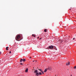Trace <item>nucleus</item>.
Masks as SVG:
<instances>
[{"label": "nucleus", "mask_w": 76, "mask_h": 76, "mask_svg": "<svg viewBox=\"0 0 76 76\" xmlns=\"http://www.w3.org/2000/svg\"><path fill=\"white\" fill-rule=\"evenodd\" d=\"M22 36V35H17L15 37V39L16 41H20L21 39H20V37Z\"/></svg>", "instance_id": "nucleus-1"}, {"label": "nucleus", "mask_w": 76, "mask_h": 76, "mask_svg": "<svg viewBox=\"0 0 76 76\" xmlns=\"http://www.w3.org/2000/svg\"><path fill=\"white\" fill-rule=\"evenodd\" d=\"M34 73H36V76H38L39 74V75H42V73H41V72H39V73L38 72V70H35Z\"/></svg>", "instance_id": "nucleus-2"}, {"label": "nucleus", "mask_w": 76, "mask_h": 76, "mask_svg": "<svg viewBox=\"0 0 76 76\" xmlns=\"http://www.w3.org/2000/svg\"><path fill=\"white\" fill-rule=\"evenodd\" d=\"M53 45L49 46V48H47L48 50H49V49H52V50H53Z\"/></svg>", "instance_id": "nucleus-3"}, {"label": "nucleus", "mask_w": 76, "mask_h": 76, "mask_svg": "<svg viewBox=\"0 0 76 76\" xmlns=\"http://www.w3.org/2000/svg\"><path fill=\"white\" fill-rule=\"evenodd\" d=\"M69 64H70V62H69L66 63V65H67V66H68V65H69Z\"/></svg>", "instance_id": "nucleus-4"}, {"label": "nucleus", "mask_w": 76, "mask_h": 76, "mask_svg": "<svg viewBox=\"0 0 76 76\" xmlns=\"http://www.w3.org/2000/svg\"><path fill=\"white\" fill-rule=\"evenodd\" d=\"M28 69L27 68L25 70V72H28Z\"/></svg>", "instance_id": "nucleus-5"}, {"label": "nucleus", "mask_w": 76, "mask_h": 76, "mask_svg": "<svg viewBox=\"0 0 76 76\" xmlns=\"http://www.w3.org/2000/svg\"><path fill=\"white\" fill-rule=\"evenodd\" d=\"M47 69H45V71H44V72H47Z\"/></svg>", "instance_id": "nucleus-6"}, {"label": "nucleus", "mask_w": 76, "mask_h": 76, "mask_svg": "<svg viewBox=\"0 0 76 76\" xmlns=\"http://www.w3.org/2000/svg\"><path fill=\"white\" fill-rule=\"evenodd\" d=\"M9 48V47H7L6 48V50H8V48Z\"/></svg>", "instance_id": "nucleus-7"}, {"label": "nucleus", "mask_w": 76, "mask_h": 76, "mask_svg": "<svg viewBox=\"0 0 76 76\" xmlns=\"http://www.w3.org/2000/svg\"><path fill=\"white\" fill-rule=\"evenodd\" d=\"M44 31V32H47V29H45Z\"/></svg>", "instance_id": "nucleus-8"}, {"label": "nucleus", "mask_w": 76, "mask_h": 76, "mask_svg": "<svg viewBox=\"0 0 76 76\" xmlns=\"http://www.w3.org/2000/svg\"><path fill=\"white\" fill-rule=\"evenodd\" d=\"M38 70H40V72H41L42 71V69H38Z\"/></svg>", "instance_id": "nucleus-9"}, {"label": "nucleus", "mask_w": 76, "mask_h": 76, "mask_svg": "<svg viewBox=\"0 0 76 76\" xmlns=\"http://www.w3.org/2000/svg\"><path fill=\"white\" fill-rule=\"evenodd\" d=\"M23 60V59H20V62H21V61H22Z\"/></svg>", "instance_id": "nucleus-10"}, {"label": "nucleus", "mask_w": 76, "mask_h": 76, "mask_svg": "<svg viewBox=\"0 0 76 76\" xmlns=\"http://www.w3.org/2000/svg\"><path fill=\"white\" fill-rule=\"evenodd\" d=\"M41 72H42V74H43V75H44V72L42 71Z\"/></svg>", "instance_id": "nucleus-11"}, {"label": "nucleus", "mask_w": 76, "mask_h": 76, "mask_svg": "<svg viewBox=\"0 0 76 76\" xmlns=\"http://www.w3.org/2000/svg\"><path fill=\"white\" fill-rule=\"evenodd\" d=\"M74 69H76V66H75L74 67Z\"/></svg>", "instance_id": "nucleus-12"}, {"label": "nucleus", "mask_w": 76, "mask_h": 76, "mask_svg": "<svg viewBox=\"0 0 76 76\" xmlns=\"http://www.w3.org/2000/svg\"><path fill=\"white\" fill-rule=\"evenodd\" d=\"M23 60V61H25V59H24Z\"/></svg>", "instance_id": "nucleus-13"}, {"label": "nucleus", "mask_w": 76, "mask_h": 76, "mask_svg": "<svg viewBox=\"0 0 76 76\" xmlns=\"http://www.w3.org/2000/svg\"><path fill=\"white\" fill-rule=\"evenodd\" d=\"M73 39V40H75V38H74Z\"/></svg>", "instance_id": "nucleus-14"}, {"label": "nucleus", "mask_w": 76, "mask_h": 76, "mask_svg": "<svg viewBox=\"0 0 76 76\" xmlns=\"http://www.w3.org/2000/svg\"><path fill=\"white\" fill-rule=\"evenodd\" d=\"M20 64L21 65H23V63H21Z\"/></svg>", "instance_id": "nucleus-15"}, {"label": "nucleus", "mask_w": 76, "mask_h": 76, "mask_svg": "<svg viewBox=\"0 0 76 76\" xmlns=\"http://www.w3.org/2000/svg\"><path fill=\"white\" fill-rule=\"evenodd\" d=\"M51 68H49V70H51Z\"/></svg>", "instance_id": "nucleus-16"}, {"label": "nucleus", "mask_w": 76, "mask_h": 76, "mask_svg": "<svg viewBox=\"0 0 76 76\" xmlns=\"http://www.w3.org/2000/svg\"><path fill=\"white\" fill-rule=\"evenodd\" d=\"M34 62H35V63H36V62H37V61H35Z\"/></svg>", "instance_id": "nucleus-17"}, {"label": "nucleus", "mask_w": 76, "mask_h": 76, "mask_svg": "<svg viewBox=\"0 0 76 76\" xmlns=\"http://www.w3.org/2000/svg\"><path fill=\"white\" fill-rule=\"evenodd\" d=\"M34 36V34H33L32 35V36Z\"/></svg>", "instance_id": "nucleus-18"}, {"label": "nucleus", "mask_w": 76, "mask_h": 76, "mask_svg": "<svg viewBox=\"0 0 76 76\" xmlns=\"http://www.w3.org/2000/svg\"><path fill=\"white\" fill-rule=\"evenodd\" d=\"M63 42V41H61V43Z\"/></svg>", "instance_id": "nucleus-19"}, {"label": "nucleus", "mask_w": 76, "mask_h": 76, "mask_svg": "<svg viewBox=\"0 0 76 76\" xmlns=\"http://www.w3.org/2000/svg\"><path fill=\"white\" fill-rule=\"evenodd\" d=\"M33 62H35V61H33Z\"/></svg>", "instance_id": "nucleus-20"}, {"label": "nucleus", "mask_w": 76, "mask_h": 76, "mask_svg": "<svg viewBox=\"0 0 76 76\" xmlns=\"http://www.w3.org/2000/svg\"><path fill=\"white\" fill-rule=\"evenodd\" d=\"M10 53H11V51H10Z\"/></svg>", "instance_id": "nucleus-21"}, {"label": "nucleus", "mask_w": 76, "mask_h": 76, "mask_svg": "<svg viewBox=\"0 0 76 76\" xmlns=\"http://www.w3.org/2000/svg\"><path fill=\"white\" fill-rule=\"evenodd\" d=\"M1 52H0V54H1Z\"/></svg>", "instance_id": "nucleus-22"}, {"label": "nucleus", "mask_w": 76, "mask_h": 76, "mask_svg": "<svg viewBox=\"0 0 76 76\" xmlns=\"http://www.w3.org/2000/svg\"><path fill=\"white\" fill-rule=\"evenodd\" d=\"M42 39V38H40V39Z\"/></svg>", "instance_id": "nucleus-23"}, {"label": "nucleus", "mask_w": 76, "mask_h": 76, "mask_svg": "<svg viewBox=\"0 0 76 76\" xmlns=\"http://www.w3.org/2000/svg\"><path fill=\"white\" fill-rule=\"evenodd\" d=\"M34 37H35V36H34Z\"/></svg>", "instance_id": "nucleus-24"}, {"label": "nucleus", "mask_w": 76, "mask_h": 76, "mask_svg": "<svg viewBox=\"0 0 76 76\" xmlns=\"http://www.w3.org/2000/svg\"><path fill=\"white\" fill-rule=\"evenodd\" d=\"M30 58H31V57H30Z\"/></svg>", "instance_id": "nucleus-25"}, {"label": "nucleus", "mask_w": 76, "mask_h": 76, "mask_svg": "<svg viewBox=\"0 0 76 76\" xmlns=\"http://www.w3.org/2000/svg\"><path fill=\"white\" fill-rule=\"evenodd\" d=\"M71 76H72V75H71Z\"/></svg>", "instance_id": "nucleus-26"}, {"label": "nucleus", "mask_w": 76, "mask_h": 76, "mask_svg": "<svg viewBox=\"0 0 76 76\" xmlns=\"http://www.w3.org/2000/svg\"><path fill=\"white\" fill-rule=\"evenodd\" d=\"M38 38H39V37H38Z\"/></svg>", "instance_id": "nucleus-27"}, {"label": "nucleus", "mask_w": 76, "mask_h": 76, "mask_svg": "<svg viewBox=\"0 0 76 76\" xmlns=\"http://www.w3.org/2000/svg\"><path fill=\"white\" fill-rule=\"evenodd\" d=\"M69 10H71V9H70Z\"/></svg>", "instance_id": "nucleus-28"}]
</instances>
